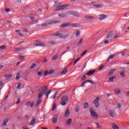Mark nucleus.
<instances>
[{
    "label": "nucleus",
    "mask_w": 129,
    "mask_h": 129,
    "mask_svg": "<svg viewBox=\"0 0 129 129\" xmlns=\"http://www.w3.org/2000/svg\"><path fill=\"white\" fill-rule=\"evenodd\" d=\"M61 5L62 3L60 1H59V0L54 1V7H55L56 8H58L56 9V12L63 11L65 9V8H67V7H68V5Z\"/></svg>",
    "instance_id": "nucleus-1"
},
{
    "label": "nucleus",
    "mask_w": 129,
    "mask_h": 129,
    "mask_svg": "<svg viewBox=\"0 0 129 129\" xmlns=\"http://www.w3.org/2000/svg\"><path fill=\"white\" fill-rule=\"evenodd\" d=\"M39 90H42L41 92L42 93H44V94L46 96V98H48L49 97V95L51 92H52V90H48L46 87H42Z\"/></svg>",
    "instance_id": "nucleus-2"
},
{
    "label": "nucleus",
    "mask_w": 129,
    "mask_h": 129,
    "mask_svg": "<svg viewBox=\"0 0 129 129\" xmlns=\"http://www.w3.org/2000/svg\"><path fill=\"white\" fill-rule=\"evenodd\" d=\"M54 37H59L60 39H68L69 37H70V34H63L61 33H57L53 34Z\"/></svg>",
    "instance_id": "nucleus-3"
},
{
    "label": "nucleus",
    "mask_w": 129,
    "mask_h": 129,
    "mask_svg": "<svg viewBox=\"0 0 129 129\" xmlns=\"http://www.w3.org/2000/svg\"><path fill=\"white\" fill-rule=\"evenodd\" d=\"M90 112L93 118L94 119H97V118H98V114H97V113H96L93 108L91 107L90 108Z\"/></svg>",
    "instance_id": "nucleus-4"
},
{
    "label": "nucleus",
    "mask_w": 129,
    "mask_h": 129,
    "mask_svg": "<svg viewBox=\"0 0 129 129\" xmlns=\"http://www.w3.org/2000/svg\"><path fill=\"white\" fill-rule=\"evenodd\" d=\"M68 16H74L77 18H80V14L75 11H69L67 12Z\"/></svg>",
    "instance_id": "nucleus-5"
},
{
    "label": "nucleus",
    "mask_w": 129,
    "mask_h": 129,
    "mask_svg": "<svg viewBox=\"0 0 129 129\" xmlns=\"http://www.w3.org/2000/svg\"><path fill=\"white\" fill-rule=\"evenodd\" d=\"M68 101V97L67 96H63L61 97V102L60 103L61 105L65 106L66 102Z\"/></svg>",
    "instance_id": "nucleus-6"
},
{
    "label": "nucleus",
    "mask_w": 129,
    "mask_h": 129,
    "mask_svg": "<svg viewBox=\"0 0 129 129\" xmlns=\"http://www.w3.org/2000/svg\"><path fill=\"white\" fill-rule=\"evenodd\" d=\"M61 21L57 20V21H52L50 22H49L48 23H44L41 25V27H47L49 26V25H52V24H59V23H60Z\"/></svg>",
    "instance_id": "nucleus-7"
},
{
    "label": "nucleus",
    "mask_w": 129,
    "mask_h": 129,
    "mask_svg": "<svg viewBox=\"0 0 129 129\" xmlns=\"http://www.w3.org/2000/svg\"><path fill=\"white\" fill-rule=\"evenodd\" d=\"M98 102H99V97H97L93 101V103L95 104L96 108H98V107H99V103Z\"/></svg>",
    "instance_id": "nucleus-8"
},
{
    "label": "nucleus",
    "mask_w": 129,
    "mask_h": 129,
    "mask_svg": "<svg viewBox=\"0 0 129 129\" xmlns=\"http://www.w3.org/2000/svg\"><path fill=\"white\" fill-rule=\"evenodd\" d=\"M108 17L107 15L103 14H101L99 15L98 19L99 21H104Z\"/></svg>",
    "instance_id": "nucleus-9"
},
{
    "label": "nucleus",
    "mask_w": 129,
    "mask_h": 129,
    "mask_svg": "<svg viewBox=\"0 0 129 129\" xmlns=\"http://www.w3.org/2000/svg\"><path fill=\"white\" fill-rule=\"evenodd\" d=\"M95 72H96V70H90L86 74V75L87 76H91V75H93L94 73H95Z\"/></svg>",
    "instance_id": "nucleus-10"
},
{
    "label": "nucleus",
    "mask_w": 129,
    "mask_h": 129,
    "mask_svg": "<svg viewBox=\"0 0 129 129\" xmlns=\"http://www.w3.org/2000/svg\"><path fill=\"white\" fill-rule=\"evenodd\" d=\"M58 114H56L54 115V116L52 118V122L53 123H57V121L58 120Z\"/></svg>",
    "instance_id": "nucleus-11"
},
{
    "label": "nucleus",
    "mask_w": 129,
    "mask_h": 129,
    "mask_svg": "<svg viewBox=\"0 0 129 129\" xmlns=\"http://www.w3.org/2000/svg\"><path fill=\"white\" fill-rule=\"evenodd\" d=\"M71 24L70 23H68L62 24L60 25V28H66L67 27H71Z\"/></svg>",
    "instance_id": "nucleus-12"
},
{
    "label": "nucleus",
    "mask_w": 129,
    "mask_h": 129,
    "mask_svg": "<svg viewBox=\"0 0 129 129\" xmlns=\"http://www.w3.org/2000/svg\"><path fill=\"white\" fill-rule=\"evenodd\" d=\"M36 123V118L35 117H32L31 121L30 123V125H34Z\"/></svg>",
    "instance_id": "nucleus-13"
},
{
    "label": "nucleus",
    "mask_w": 129,
    "mask_h": 129,
    "mask_svg": "<svg viewBox=\"0 0 129 129\" xmlns=\"http://www.w3.org/2000/svg\"><path fill=\"white\" fill-rule=\"evenodd\" d=\"M70 115V110L69 109H67L66 110L65 114H64V117H68Z\"/></svg>",
    "instance_id": "nucleus-14"
},
{
    "label": "nucleus",
    "mask_w": 129,
    "mask_h": 129,
    "mask_svg": "<svg viewBox=\"0 0 129 129\" xmlns=\"http://www.w3.org/2000/svg\"><path fill=\"white\" fill-rule=\"evenodd\" d=\"M35 46L36 47H44V46H46V44L44 43H38L35 44Z\"/></svg>",
    "instance_id": "nucleus-15"
},
{
    "label": "nucleus",
    "mask_w": 129,
    "mask_h": 129,
    "mask_svg": "<svg viewBox=\"0 0 129 129\" xmlns=\"http://www.w3.org/2000/svg\"><path fill=\"white\" fill-rule=\"evenodd\" d=\"M84 18L86 19L87 20H94V19H95V18H94V17L90 16H88V15L85 16Z\"/></svg>",
    "instance_id": "nucleus-16"
},
{
    "label": "nucleus",
    "mask_w": 129,
    "mask_h": 129,
    "mask_svg": "<svg viewBox=\"0 0 129 129\" xmlns=\"http://www.w3.org/2000/svg\"><path fill=\"white\" fill-rule=\"evenodd\" d=\"M113 36V32L111 31L108 33V35L107 36V39H110L111 37Z\"/></svg>",
    "instance_id": "nucleus-17"
},
{
    "label": "nucleus",
    "mask_w": 129,
    "mask_h": 129,
    "mask_svg": "<svg viewBox=\"0 0 129 129\" xmlns=\"http://www.w3.org/2000/svg\"><path fill=\"white\" fill-rule=\"evenodd\" d=\"M109 113L110 114V116H111V117H112V118H113V117H114V111L111 110H110L109 111Z\"/></svg>",
    "instance_id": "nucleus-18"
},
{
    "label": "nucleus",
    "mask_w": 129,
    "mask_h": 129,
    "mask_svg": "<svg viewBox=\"0 0 129 129\" xmlns=\"http://www.w3.org/2000/svg\"><path fill=\"white\" fill-rule=\"evenodd\" d=\"M72 123V119L70 118L67 121V125L68 126L71 125V124Z\"/></svg>",
    "instance_id": "nucleus-19"
},
{
    "label": "nucleus",
    "mask_w": 129,
    "mask_h": 129,
    "mask_svg": "<svg viewBox=\"0 0 129 129\" xmlns=\"http://www.w3.org/2000/svg\"><path fill=\"white\" fill-rule=\"evenodd\" d=\"M9 122V119L6 118L3 121V124L2 125V126H6L7 125V124Z\"/></svg>",
    "instance_id": "nucleus-20"
},
{
    "label": "nucleus",
    "mask_w": 129,
    "mask_h": 129,
    "mask_svg": "<svg viewBox=\"0 0 129 129\" xmlns=\"http://www.w3.org/2000/svg\"><path fill=\"white\" fill-rule=\"evenodd\" d=\"M112 127L113 129H119V127L115 123H112Z\"/></svg>",
    "instance_id": "nucleus-21"
},
{
    "label": "nucleus",
    "mask_w": 129,
    "mask_h": 129,
    "mask_svg": "<svg viewBox=\"0 0 129 129\" xmlns=\"http://www.w3.org/2000/svg\"><path fill=\"white\" fill-rule=\"evenodd\" d=\"M84 109H88L89 108V104L87 102L84 103Z\"/></svg>",
    "instance_id": "nucleus-22"
},
{
    "label": "nucleus",
    "mask_w": 129,
    "mask_h": 129,
    "mask_svg": "<svg viewBox=\"0 0 129 129\" xmlns=\"http://www.w3.org/2000/svg\"><path fill=\"white\" fill-rule=\"evenodd\" d=\"M13 76L12 75H6L4 76V77L6 78V80H9L10 78H12V77Z\"/></svg>",
    "instance_id": "nucleus-23"
},
{
    "label": "nucleus",
    "mask_w": 129,
    "mask_h": 129,
    "mask_svg": "<svg viewBox=\"0 0 129 129\" xmlns=\"http://www.w3.org/2000/svg\"><path fill=\"white\" fill-rule=\"evenodd\" d=\"M41 103H42V99H38V101L36 102L35 106L37 107V106H39V105H40Z\"/></svg>",
    "instance_id": "nucleus-24"
},
{
    "label": "nucleus",
    "mask_w": 129,
    "mask_h": 129,
    "mask_svg": "<svg viewBox=\"0 0 129 129\" xmlns=\"http://www.w3.org/2000/svg\"><path fill=\"white\" fill-rule=\"evenodd\" d=\"M115 91L116 93L118 95V94H120L121 90H120V89H119V88H115Z\"/></svg>",
    "instance_id": "nucleus-25"
},
{
    "label": "nucleus",
    "mask_w": 129,
    "mask_h": 129,
    "mask_svg": "<svg viewBox=\"0 0 129 129\" xmlns=\"http://www.w3.org/2000/svg\"><path fill=\"white\" fill-rule=\"evenodd\" d=\"M75 34L76 36V37H79L80 36V31L79 30H77L75 31Z\"/></svg>",
    "instance_id": "nucleus-26"
},
{
    "label": "nucleus",
    "mask_w": 129,
    "mask_h": 129,
    "mask_svg": "<svg viewBox=\"0 0 129 129\" xmlns=\"http://www.w3.org/2000/svg\"><path fill=\"white\" fill-rule=\"evenodd\" d=\"M115 69H113L111 70L109 72V73H108V75H109V76L111 75L112 74H113V73H114V72H115Z\"/></svg>",
    "instance_id": "nucleus-27"
},
{
    "label": "nucleus",
    "mask_w": 129,
    "mask_h": 129,
    "mask_svg": "<svg viewBox=\"0 0 129 129\" xmlns=\"http://www.w3.org/2000/svg\"><path fill=\"white\" fill-rule=\"evenodd\" d=\"M114 79H115V77L112 76L111 77L109 78L108 81L109 82H113Z\"/></svg>",
    "instance_id": "nucleus-28"
},
{
    "label": "nucleus",
    "mask_w": 129,
    "mask_h": 129,
    "mask_svg": "<svg viewBox=\"0 0 129 129\" xmlns=\"http://www.w3.org/2000/svg\"><path fill=\"white\" fill-rule=\"evenodd\" d=\"M20 78H21V72H19L18 73H17L16 79V80H19Z\"/></svg>",
    "instance_id": "nucleus-29"
},
{
    "label": "nucleus",
    "mask_w": 129,
    "mask_h": 129,
    "mask_svg": "<svg viewBox=\"0 0 129 129\" xmlns=\"http://www.w3.org/2000/svg\"><path fill=\"white\" fill-rule=\"evenodd\" d=\"M68 71V70L67 69H64V70H63L61 72V74H62V75L66 74V73H67Z\"/></svg>",
    "instance_id": "nucleus-30"
},
{
    "label": "nucleus",
    "mask_w": 129,
    "mask_h": 129,
    "mask_svg": "<svg viewBox=\"0 0 129 129\" xmlns=\"http://www.w3.org/2000/svg\"><path fill=\"white\" fill-rule=\"evenodd\" d=\"M42 95H44V93L40 92L38 95V99H42L41 98Z\"/></svg>",
    "instance_id": "nucleus-31"
},
{
    "label": "nucleus",
    "mask_w": 129,
    "mask_h": 129,
    "mask_svg": "<svg viewBox=\"0 0 129 129\" xmlns=\"http://www.w3.org/2000/svg\"><path fill=\"white\" fill-rule=\"evenodd\" d=\"M114 57H115V54H112V55H110L108 58V61H109V60H110V59H113V58H114Z\"/></svg>",
    "instance_id": "nucleus-32"
},
{
    "label": "nucleus",
    "mask_w": 129,
    "mask_h": 129,
    "mask_svg": "<svg viewBox=\"0 0 129 129\" xmlns=\"http://www.w3.org/2000/svg\"><path fill=\"white\" fill-rule=\"evenodd\" d=\"M80 26V24H78V23H75V24H71V27H79Z\"/></svg>",
    "instance_id": "nucleus-33"
},
{
    "label": "nucleus",
    "mask_w": 129,
    "mask_h": 129,
    "mask_svg": "<svg viewBox=\"0 0 129 129\" xmlns=\"http://www.w3.org/2000/svg\"><path fill=\"white\" fill-rule=\"evenodd\" d=\"M85 82L86 83H88V82H90V83H91V84H93V85L96 84V83H95V82L93 83L92 81H91V80H87V81H86Z\"/></svg>",
    "instance_id": "nucleus-34"
},
{
    "label": "nucleus",
    "mask_w": 129,
    "mask_h": 129,
    "mask_svg": "<svg viewBox=\"0 0 129 129\" xmlns=\"http://www.w3.org/2000/svg\"><path fill=\"white\" fill-rule=\"evenodd\" d=\"M120 75L121 77H124L125 76V72H121L120 73Z\"/></svg>",
    "instance_id": "nucleus-35"
},
{
    "label": "nucleus",
    "mask_w": 129,
    "mask_h": 129,
    "mask_svg": "<svg viewBox=\"0 0 129 129\" xmlns=\"http://www.w3.org/2000/svg\"><path fill=\"white\" fill-rule=\"evenodd\" d=\"M49 44H50V45H56V42L51 40L49 42Z\"/></svg>",
    "instance_id": "nucleus-36"
},
{
    "label": "nucleus",
    "mask_w": 129,
    "mask_h": 129,
    "mask_svg": "<svg viewBox=\"0 0 129 129\" xmlns=\"http://www.w3.org/2000/svg\"><path fill=\"white\" fill-rule=\"evenodd\" d=\"M83 41V39L81 38L79 41L78 42L77 45H81V44H82Z\"/></svg>",
    "instance_id": "nucleus-37"
},
{
    "label": "nucleus",
    "mask_w": 129,
    "mask_h": 129,
    "mask_svg": "<svg viewBox=\"0 0 129 129\" xmlns=\"http://www.w3.org/2000/svg\"><path fill=\"white\" fill-rule=\"evenodd\" d=\"M37 75L38 76H42V75H43V72L42 71L38 72L37 73Z\"/></svg>",
    "instance_id": "nucleus-38"
},
{
    "label": "nucleus",
    "mask_w": 129,
    "mask_h": 129,
    "mask_svg": "<svg viewBox=\"0 0 129 129\" xmlns=\"http://www.w3.org/2000/svg\"><path fill=\"white\" fill-rule=\"evenodd\" d=\"M22 50V48H15L14 51L15 52H20Z\"/></svg>",
    "instance_id": "nucleus-39"
},
{
    "label": "nucleus",
    "mask_w": 129,
    "mask_h": 129,
    "mask_svg": "<svg viewBox=\"0 0 129 129\" xmlns=\"http://www.w3.org/2000/svg\"><path fill=\"white\" fill-rule=\"evenodd\" d=\"M79 109H80V107L79 106H77L76 107V112H78L79 111Z\"/></svg>",
    "instance_id": "nucleus-40"
},
{
    "label": "nucleus",
    "mask_w": 129,
    "mask_h": 129,
    "mask_svg": "<svg viewBox=\"0 0 129 129\" xmlns=\"http://www.w3.org/2000/svg\"><path fill=\"white\" fill-rule=\"evenodd\" d=\"M37 64L36 63H33L31 66L30 67V69H33V68H35L36 67V66Z\"/></svg>",
    "instance_id": "nucleus-41"
},
{
    "label": "nucleus",
    "mask_w": 129,
    "mask_h": 129,
    "mask_svg": "<svg viewBox=\"0 0 129 129\" xmlns=\"http://www.w3.org/2000/svg\"><path fill=\"white\" fill-rule=\"evenodd\" d=\"M48 74H49V73L47 71H45L44 72V74H43V76L45 77V76H47L48 75Z\"/></svg>",
    "instance_id": "nucleus-42"
},
{
    "label": "nucleus",
    "mask_w": 129,
    "mask_h": 129,
    "mask_svg": "<svg viewBox=\"0 0 129 129\" xmlns=\"http://www.w3.org/2000/svg\"><path fill=\"white\" fill-rule=\"evenodd\" d=\"M58 17H60V18H65V17H66V15H65V14H59V15H58Z\"/></svg>",
    "instance_id": "nucleus-43"
},
{
    "label": "nucleus",
    "mask_w": 129,
    "mask_h": 129,
    "mask_svg": "<svg viewBox=\"0 0 129 129\" xmlns=\"http://www.w3.org/2000/svg\"><path fill=\"white\" fill-rule=\"evenodd\" d=\"M56 104H53V105L52 106V110H55L56 109Z\"/></svg>",
    "instance_id": "nucleus-44"
},
{
    "label": "nucleus",
    "mask_w": 129,
    "mask_h": 129,
    "mask_svg": "<svg viewBox=\"0 0 129 129\" xmlns=\"http://www.w3.org/2000/svg\"><path fill=\"white\" fill-rule=\"evenodd\" d=\"M31 104V101L27 102L25 103L26 106H29V105H30Z\"/></svg>",
    "instance_id": "nucleus-45"
},
{
    "label": "nucleus",
    "mask_w": 129,
    "mask_h": 129,
    "mask_svg": "<svg viewBox=\"0 0 129 129\" xmlns=\"http://www.w3.org/2000/svg\"><path fill=\"white\" fill-rule=\"evenodd\" d=\"M94 7H95L96 8H97L98 9L99 8H101V6L99 5H94Z\"/></svg>",
    "instance_id": "nucleus-46"
},
{
    "label": "nucleus",
    "mask_w": 129,
    "mask_h": 129,
    "mask_svg": "<svg viewBox=\"0 0 129 129\" xmlns=\"http://www.w3.org/2000/svg\"><path fill=\"white\" fill-rule=\"evenodd\" d=\"M80 58H78V59H77L75 61V62H74V65H75V64H76V63H77V62H78V61H79V60H80Z\"/></svg>",
    "instance_id": "nucleus-47"
},
{
    "label": "nucleus",
    "mask_w": 129,
    "mask_h": 129,
    "mask_svg": "<svg viewBox=\"0 0 129 129\" xmlns=\"http://www.w3.org/2000/svg\"><path fill=\"white\" fill-rule=\"evenodd\" d=\"M54 73V70H51L49 72L48 74H53Z\"/></svg>",
    "instance_id": "nucleus-48"
},
{
    "label": "nucleus",
    "mask_w": 129,
    "mask_h": 129,
    "mask_svg": "<svg viewBox=\"0 0 129 129\" xmlns=\"http://www.w3.org/2000/svg\"><path fill=\"white\" fill-rule=\"evenodd\" d=\"M82 80H85L86 79V75H84L82 77Z\"/></svg>",
    "instance_id": "nucleus-49"
},
{
    "label": "nucleus",
    "mask_w": 129,
    "mask_h": 129,
    "mask_svg": "<svg viewBox=\"0 0 129 129\" xmlns=\"http://www.w3.org/2000/svg\"><path fill=\"white\" fill-rule=\"evenodd\" d=\"M57 58H58V56L57 55H54L52 59L53 60H57Z\"/></svg>",
    "instance_id": "nucleus-50"
},
{
    "label": "nucleus",
    "mask_w": 129,
    "mask_h": 129,
    "mask_svg": "<svg viewBox=\"0 0 129 129\" xmlns=\"http://www.w3.org/2000/svg\"><path fill=\"white\" fill-rule=\"evenodd\" d=\"M22 86V84L21 83H19L18 85L17 88L18 89H20V88Z\"/></svg>",
    "instance_id": "nucleus-51"
},
{
    "label": "nucleus",
    "mask_w": 129,
    "mask_h": 129,
    "mask_svg": "<svg viewBox=\"0 0 129 129\" xmlns=\"http://www.w3.org/2000/svg\"><path fill=\"white\" fill-rule=\"evenodd\" d=\"M20 57V59H21V60H24L25 59V56H22V55H19Z\"/></svg>",
    "instance_id": "nucleus-52"
},
{
    "label": "nucleus",
    "mask_w": 129,
    "mask_h": 129,
    "mask_svg": "<svg viewBox=\"0 0 129 129\" xmlns=\"http://www.w3.org/2000/svg\"><path fill=\"white\" fill-rule=\"evenodd\" d=\"M104 68V67L103 66H101L99 68V70H102V69H103Z\"/></svg>",
    "instance_id": "nucleus-53"
},
{
    "label": "nucleus",
    "mask_w": 129,
    "mask_h": 129,
    "mask_svg": "<svg viewBox=\"0 0 129 129\" xmlns=\"http://www.w3.org/2000/svg\"><path fill=\"white\" fill-rule=\"evenodd\" d=\"M0 49H2V50L4 49H6V46L5 45H2L0 46Z\"/></svg>",
    "instance_id": "nucleus-54"
},
{
    "label": "nucleus",
    "mask_w": 129,
    "mask_h": 129,
    "mask_svg": "<svg viewBox=\"0 0 129 129\" xmlns=\"http://www.w3.org/2000/svg\"><path fill=\"white\" fill-rule=\"evenodd\" d=\"M86 53H87V50H86V51H84V52L82 53V56H84V55H85V54H86Z\"/></svg>",
    "instance_id": "nucleus-55"
},
{
    "label": "nucleus",
    "mask_w": 129,
    "mask_h": 129,
    "mask_svg": "<svg viewBox=\"0 0 129 129\" xmlns=\"http://www.w3.org/2000/svg\"><path fill=\"white\" fill-rule=\"evenodd\" d=\"M86 83V82H85V81L81 85V87H85V85H84V84H85Z\"/></svg>",
    "instance_id": "nucleus-56"
},
{
    "label": "nucleus",
    "mask_w": 129,
    "mask_h": 129,
    "mask_svg": "<svg viewBox=\"0 0 129 129\" xmlns=\"http://www.w3.org/2000/svg\"><path fill=\"white\" fill-rule=\"evenodd\" d=\"M19 35L20 37H24V34L21 32L19 33Z\"/></svg>",
    "instance_id": "nucleus-57"
},
{
    "label": "nucleus",
    "mask_w": 129,
    "mask_h": 129,
    "mask_svg": "<svg viewBox=\"0 0 129 129\" xmlns=\"http://www.w3.org/2000/svg\"><path fill=\"white\" fill-rule=\"evenodd\" d=\"M20 102H21V100L18 99L17 101L16 102V104H19Z\"/></svg>",
    "instance_id": "nucleus-58"
},
{
    "label": "nucleus",
    "mask_w": 129,
    "mask_h": 129,
    "mask_svg": "<svg viewBox=\"0 0 129 129\" xmlns=\"http://www.w3.org/2000/svg\"><path fill=\"white\" fill-rule=\"evenodd\" d=\"M117 105L118 106V108H120V107H121V105L119 103L117 104Z\"/></svg>",
    "instance_id": "nucleus-59"
},
{
    "label": "nucleus",
    "mask_w": 129,
    "mask_h": 129,
    "mask_svg": "<svg viewBox=\"0 0 129 129\" xmlns=\"http://www.w3.org/2000/svg\"><path fill=\"white\" fill-rule=\"evenodd\" d=\"M6 13H10V12H11V10L9 9H6Z\"/></svg>",
    "instance_id": "nucleus-60"
},
{
    "label": "nucleus",
    "mask_w": 129,
    "mask_h": 129,
    "mask_svg": "<svg viewBox=\"0 0 129 129\" xmlns=\"http://www.w3.org/2000/svg\"><path fill=\"white\" fill-rule=\"evenodd\" d=\"M30 106L31 107H33V106H34V102H30Z\"/></svg>",
    "instance_id": "nucleus-61"
},
{
    "label": "nucleus",
    "mask_w": 129,
    "mask_h": 129,
    "mask_svg": "<svg viewBox=\"0 0 129 129\" xmlns=\"http://www.w3.org/2000/svg\"><path fill=\"white\" fill-rule=\"evenodd\" d=\"M109 42V41H108V40H105L104 41L105 44H108Z\"/></svg>",
    "instance_id": "nucleus-62"
},
{
    "label": "nucleus",
    "mask_w": 129,
    "mask_h": 129,
    "mask_svg": "<svg viewBox=\"0 0 129 129\" xmlns=\"http://www.w3.org/2000/svg\"><path fill=\"white\" fill-rule=\"evenodd\" d=\"M124 55H125V52L124 51H123L122 52V56H124Z\"/></svg>",
    "instance_id": "nucleus-63"
},
{
    "label": "nucleus",
    "mask_w": 129,
    "mask_h": 129,
    "mask_svg": "<svg viewBox=\"0 0 129 129\" xmlns=\"http://www.w3.org/2000/svg\"><path fill=\"white\" fill-rule=\"evenodd\" d=\"M126 96L129 97V91L127 92L126 93Z\"/></svg>",
    "instance_id": "nucleus-64"
}]
</instances>
